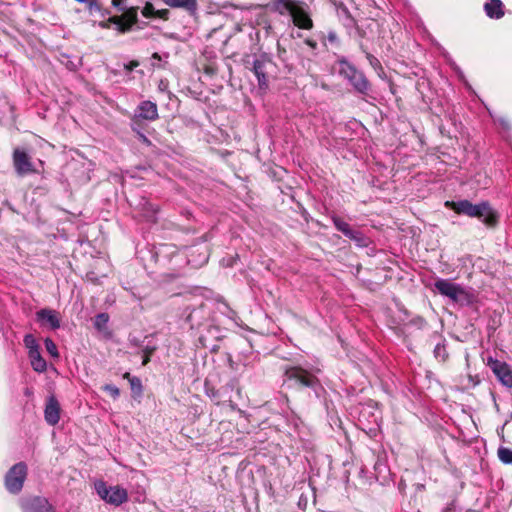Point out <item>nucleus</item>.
Masks as SVG:
<instances>
[{"instance_id":"6e6552de","label":"nucleus","mask_w":512,"mask_h":512,"mask_svg":"<svg viewBox=\"0 0 512 512\" xmlns=\"http://www.w3.org/2000/svg\"><path fill=\"white\" fill-rule=\"evenodd\" d=\"M331 220L335 228L343 233L347 238L352 240L358 247H368L370 239L360 230L353 228L349 223L339 216L333 215Z\"/></svg>"},{"instance_id":"37998d69","label":"nucleus","mask_w":512,"mask_h":512,"mask_svg":"<svg viewBox=\"0 0 512 512\" xmlns=\"http://www.w3.org/2000/svg\"><path fill=\"white\" fill-rule=\"evenodd\" d=\"M302 501H303V497L301 496V497H300V499H299V502H298V505H299V506L303 505V502H302ZM306 503H307V500H306V499H304V505H306Z\"/></svg>"},{"instance_id":"bb28decb","label":"nucleus","mask_w":512,"mask_h":512,"mask_svg":"<svg viewBox=\"0 0 512 512\" xmlns=\"http://www.w3.org/2000/svg\"><path fill=\"white\" fill-rule=\"evenodd\" d=\"M87 9L92 14L94 12H100L102 15L108 14L107 10H103L99 0H89L86 2Z\"/></svg>"},{"instance_id":"c85d7f7f","label":"nucleus","mask_w":512,"mask_h":512,"mask_svg":"<svg viewBox=\"0 0 512 512\" xmlns=\"http://www.w3.org/2000/svg\"><path fill=\"white\" fill-rule=\"evenodd\" d=\"M45 348L47 352L54 358H57L59 356L58 349L56 344L51 338H46L44 340Z\"/></svg>"},{"instance_id":"49530a36","label":"nucleus","mask_w":512,"mask_h":512,"mask_svg":"<svg viewBox=\"0 0 512 512\" xmlns=\"http://www.w3.org/2000/svg\"><path fill=\"white\" fill-rule=\"evenodd\" d=\"M132 343H134L135 346H139V343L134 340L132 341Z\"/></svg>"},{"instance_id":"4468645a","label":"nucleus","mask_w":512,"mask_h":512,"mask_svg":"<svg viewBox=\"0 0 512 512\" xmlns=\"http://www.w3.org/2000/svg\"><path fill=\"white\" fill-rule=\"evenodd\" d=\"M60 404L54 395H51L47 398L45 409H44V418L45 421L51 425H56L60 420Z\"/></svg>"},{"instance_id":"c9c22d12","label":"nucleus","mask_w":512,"mask_h":512,"mask_svg":"<svg viewBox=\"0 0 512 512\" xmlns=\"http://www.w3.org/2000/svg\"><path fill=\"white\" fill-rule=\"evenodd\" d=\"M327 39H328V41H329V42H331V43H336V42H338V36H337L336 32H335V31H333V30H331V31H329V32H328V34H327Z\"/></svg>"},{"instance_id":"1a4fd4ad","label":"nucleus","mask_w":512,"mask_h":512,"mask_svg":"<svg viewBox=\"0 0 512 512\" xmlns=\"http://www.w3.org/2000/svg\"><path fill=\"white\" fill-rule=\"evenodd\" d=\"M272 65L273 61L266 53H262L253 62V72L257 77L258 86L261 90H266L268 88L269 80L267 74L269 72V67Z\"/></svg>"},{"instance_id":"ea45409f","label":"nucleus","mask_w":512,"mask_h":512,"mask_svg":"<svg viewBox=\"0 0 512 512\" xmlns=\"http://www.w3.org/2000/svg\"><path fill=\"white\" fill-rule=\"evenodd\" d=\"M141 139H142L143 143H145V144L149 145L151 143L150 140L143 134H141Z\"/></svg>"},{"instance_id":"c03bdc74","label":"nucleus","mask_w":512,"mask_h":512,"mask_svg":"<svg viewBox=\"0 0 512 512\" xmlns=\"http://www.w3.org/2000/svg\"><path fill=\"white\" fill-rule=\"evenodd\" d=\"M152 57H153L154 59H160V55H159L158 53H154V54L152 55Z\"/></svg>"},{"instance_id":"f8f14e48","label":"nucleus","mask_w":512,"mask_h":512,"mask_svg":"<svg viewBox=\"0 0 512 512\" xmlns=\"http://www.w3.org/2000/svg\"><path fill=\"white\" fill-rule=\"evenodd\" d=\"M158 108L156 103L145 100L142 101L135 110L133 121L136 122L138 119L147 121H154L158 119Z\"/></svg>"},{"instance_id":"a19ab883","label":"nucleus","mask_w":512,"mask_h":512,"mask_svg":"<svg viewBox=\"0 0 512 512\" xmlns=\"http://www.w3.org/2000/svg\"><path fill=\"white\" fill-rule=\"evenodd\" d=\"M134 376H131V374L129 372H126L123 374V378L124 379H127L129 382H130V379L133 378Z\"/></svg>"},{"instance_id":"6ab92c4d","label":"nucleus","mask_w":512,"mask_h":512,"mask_svg":"<svg viewBox=\"0 0 512 512\" xmlns=\"http://www.w3.org/2000/svg\"><path fill=\"white\" fill-rule=\"evenodd\" d=\"M141 205H142L143 216L147 219V221L155 222L156 214L159 211V206L156 204H153L147 200H144V202Z\"/></svg>"},{"instance_id":"a18cd8bd","label":"nucleus","mask_w":512,"mask_h":512,"mask_svg":"<svg viewBox=\"0 0 512 512\" xmlns=\"http://www.w3.org/2000/svg\"><path fill=\"white\" fill-rule=\"evenodd\" d=\"M501 124L504 126V127H507V122L505 120H501Z\"/></svg>"},{"instance_id":"f3484780","label":"nucleus","mask_w":512,"mask_h":512,"mask_svg":"<svg viewBox=\"0 0 512 512\" xmlns=\"http://www.w3.org/2000/svg\"><path fill=\"white\" fill-rule=\"evenodd\" d=\"M486 15L491 19H500L504 16L503 3L501 0H489L484 5Z\"/></svg>"},{"instance_id":"aec40b11","label":"nucleus","mask_w":512,"mask_h":512,"mask_svg":"<svg viewBox=\"0 0 512 512\" xmlns=\"http://www.w3.org/2000/svg\"><path fill=\"white\" fill-rule=\"evenodd\" d=\"M25 347L28 349V355L35 354L40 351L39 344L32 334H27L23 339Z\"/></svg>"},{"instance_id":"cd10ccee","label":"nucleus","mask_w":512,"mask_h":512,"mask_svg":"<svg viewBox=\"0 0 512 512\" xmlns=\"http://www.w3.org/2000/svg\"><path fill=\"white\" fill-rule=\"evenodd\" d=\"M108 321H109V316L107 313H99L95 317L94 326L98 330H102L103 328L106 327Z\"/></svg>"},{"instance_id":"b1692460","label":"nucleus","mask_w":512,"mask_h":512,"mask_svg":"<svg viewBox=\"0 0 512 512\" xmlns=\"http://www.w3.org/2000/svg\"><path fill=\"white\" fill-rule=\"evenodd\" d=\"M434 356L436 359L445 362L448 359V352L446 349L445 342L438 343L434 348Z\"/></svg>"},{"instance_id":"2eb2a0df","label":"nucleus","mask_w":512,"mask_h":512,"mask_svg":"<svg viewBox=\"0 0 512 512\" xmlns=\"http://www.w3.org/2000/svg\"><path fill=\"white\" fill-rule=\"evenodd\" d=\"M37 321L49 324L50 328L56 330L60 328L61 322L59 313L53 309L43 308L36 312Z\"/></svg>"},{"instance_id":"412c9836","label":"nucleus","mask_w":512,"mask_h":512,"mask_svg":"<svg viewBox=\"0 0 512 512\" xmlns=\"http://www.w3.org/2000/svg\"><path fill=\"white\" fill-rule=\"evenodd\" d=\"M121 18L131 26H134L138 22V7H130L129 9H126Z\"/></svg>"},{"instance_id":"4be33fe9","label":"nucleus","mask_w":512,"mask_h":512,"mask_svg":"<svg viewBox=\"0 0 512 512\" xmlns=\"http://www.w3.org/2000/svg\"><path fill=\"white\" fill-rule=\"evenodd\" d=\"M499 460L503 464H512V449L500 446L497 451Z\"/></svg>"},{"instance_id":"f257e3e1","label":"nucleus","mask_w":512,"mask_h":512,"mask_svg":"<svg viewBox=\"0 0 512 512\" xmlns=\"http://www.w3.org/2000/svg\"><path fill=\"white\" fill-rule=\"evenodd\" d=\"M308 8V5L301 0H272L270 3L272 12L281 16L289 15L293 24L304 30H311L314 26Z\"/></svg>"},{"instance_id":"79ce46f5","label":"nucleus","mask_w":512,"mask_h":512,"mask_svg":"<svg viewBox=\"0 0 512 512\" xmlns=\"http://www.w3.org/2000/svg\"><path fill=\"white\" fill-rule=\"evenodd\" d=\"M207 395L210 396V397H215L216 393L214 392V390H211V391L207 390Z\"/></svg>"},{"instance_id":"393cba45","label":"nucleus","mask_w":512,"mask_h":512,"mask_svg":"<svg viewBox=\"0 0 512 512\" xmlns=\"http://www.w3.org/2000/svg\"><path fill=\"white\" fill-rule=\"evenodd\" d=\"M130 388L132 391L133 397H140L143 393V386L142 382L138 377H133L130 379Z\"/></svg>"},{"instance_id":"0eeeda50","label":"nucleus","mask_w":512,"mask_h":512,"mask_svg":"<svg viewBox=\"0 0 512 512\" xmlns=\"http://www.w3.org/2000/svg\"><path fill=\"white\" fill-rule=\"evenodd\" d=\"M27 465L18 462L13 465L5 475V487L12 494H18L24 485L27 477Z\"/></svg>"},{"instance_id":"f704fd0d","label":"nucleus","mask_w":512,"mask_h":512,"mask_svg":"<svg viewBox=\"0 0 512 512\" xmlns=\"http://www.w3.org/2000/svg\"><path fill=\"white\" fill-rule=\"evenodd\" d=\"M442 512H461L457 509L456 502L451 501L443 510ZM468 512V511H466Z\"/></svg>"},{"instance_id":"72a5a7b5","label":"nucleus","mask_w":512,"mask_h":512,"mask_svg":"<svg viewBox=\"0 0 512 512\" xmlns=\"http://www.w3.org/2000/svg\"><path fill=\"white\" fill-rule=\"evenodd\" d=\"M169 15H170V12L168 9H161V10H156L155 17L163 19V20H168Z\"/></svg>"},{"instance_id":"e433bc0d","label":"nucleus","mask_w":512,"mask_h":512,"mask_svg":"<svg viewBox=\"0 0 512 512\" xmlns=\"http://www.w3.org/2000/svg\"><path fill=\"white\" fill-rule=\"evenodd\" d=\"M111 4L118 8L120 11H125L126 9L122 6L123 0H112Z\"/></svg>"},{"instance_id":"423d86ee","label":"nucleus","mask_w":512,"mask_h":512,"mask_svg":"<svg viewBox=\"0 0 512 512\" xmlns=\"http://www.w3.org/2000/svg\"><path fill=\"white\" fill-rule=\"evenodd\" d=\"M95 490L102 500L114 506H120L128 500L127 490L118 485L107 486L104 481H98Z\"/></svg>"},{"instance_id":"39448f33","label":"nucleus","mask_w":512,"mask_h":512,"mask_svg":"<svg viewBox=\"0 0 512 512\" xmlns=\"http://www.w3.org/2000/svg\"><path fill=\"white\" fill-rule=\"evenodd\" d=\"M339 65V73L349 81L354 89L361 94H367L370 90V83L366 76L346 59L339 60Z\"/></svg>"},{"instance_id":"7c9ffc66","label":"nucleus","mask_w":512,"mask_h":512,"mask_svg":"<svg viewBox=\"0 0 512 512\" xmlns=\"http://www.w3.org/2000/svg\"><path fill=\"white\" fill-rule=\"evenodd\" d=\"M141 13L146 18H152L156 15V9L151 2H146Z\"/></svg>"},{"instance_id":"473e14b6","label":"nucleus","mask_w":512,"mask_h":512,"mask_svg":"<svg viewBox=\"0 0 512 512\" xmlns=\"http://www.w3.org/2000/svg\"><path fill=\"white\" fill-rule=\"evenodd\" d=\"M103 390L108 392L114 399L118 398L120 395L119 388L112 384L104 385Z\"/></svg>"},{"instance_id":"5701e85b","label":"nucleus","mask_w":512,"mask_h":512,"mask_svg":"<svg viewBox=\"0 0 512 512\" xmlns=\"http://www.w3.org/2000/svg\"><path fill=\"white\" fill-rule=\"evenodd\" d=\"M109 22L116 24L118 31L121 33H126L132 29L133 26H131L129 23L123 20V18L118 16L110 17Z\"/></svg>"},{"instance_id":"20e7f679","label":"nucleus","mask_w":512,"mask_h":512,"mask_svg":"<svg viewBox=\"0 0 512 512\" xmlns=\"http://www.w3.org/2000/svg\"><path fill=\"white\" fill-rule=\"evenodd\" d=\"M320 372L319 369L308 371L300 366L289 367L285 370L286 379L293 383L297 388H311L315 392L321 388V384L315 373Z\"/></svg>"},{"instance_id":"9d476101","label":"nucleus","mask_w":512,"mask_h":512,"mask_svg":"<svg viewBox=\"0 0 512 512\" xmlns=\"http://www.w3.org/2000/svg\"><path fill=\"white\" fill-rule=\"evenodd\" d=\"M22 512H55L53 505L43 496H30L21 500Z\"/></svg>"},{"instance_id":"ddd939ff","label":"nucleus","mask_w":512,"mask_h":512,"mask_svg":"<svg viewBox=\"0 0 512 512\" xmlns=\"http://www.w3.org/2000/svg\"><path fill=\"white\" fill-rule=\"evenodd\" d=\"M489 365L499 381L503 385L512 388V371L509 365L499 360H491Z\"/></svg>"},{"instance_id":"c756f323","label":"nucleus","mask_w":512,"mask_h":512,"mask_svg":"<svg viewBox=\"0 0 512 512\" xmlns=\"http://www.w3.org/2000/svg\"><path fill=\"white\" fill-rule=\"evenodd\" d=\"M353 22L358 36L360 38L368 37V31H372L371 25L374 23V21L371 20V22L366 27L358 25L355 20H353Z\"/></svg>"},{"instance_id":"9b49d317","label":"nucleus","mask_w":512,"mask_h":512,"mask_svg":"<svg viewBox=\"0 0 512 512\" xmlns=\"http://www.w3.org/2000/svg\"><path fill=\"white\" fill-rule=\"evenodd\" d=\"M13 164L16 173L20 176L34 172L29 155L19 148H16L13 152Z\"/></svg>"},{"instance_id":"4c0bfd02","label":"nucleus","mask_w":512,"mask_h":512,"mask_svg":"<svg viewBox=\"0 0 512 512\" xmlns=\"http://www.w3.org/2000/svg\"><path fill=\"white\" fill-rule=\"evenodd\" d=\"M139 65L137 61H131L129 64H126L124 66L125 70L127 72H131L134 68H136Z\"/></svg>"},{"instance_id":"a211bd4d","label":"nucleus","mask_w":512,"mask_h":512,"mask_svg":"<svg viewBox=\"0 0 512 512\" xmlns=\"http://www.w3.org/2000/svg\"><path fill=\"white\" fill-rule=\"evenodd\" d=\"M31 366L34 371L38 373H43L47 369V363L45 359L41 356L40 351L36 352L35 354L28 355Z\"/></svg>"},{"instance_id":"a878e982","label":"nucleus","mask_w":512,"mask_h":512,"mask_svg":"<svg viewBox=\"0 0 512 512\" xmlns=\"http://www.w3.org/2000/svg\"><path fill=\"white\" fill-rule=\"evenodd\" d=\"M359 46H360L361 51H362L363 53H365L366 58H367V60H368L369 64H370L374 69H378V68L380 69V68H381V63H380V61H379V60H378L374 55H372L371 53H369V52L367 51L366 47H365L362 43H360V45H359Z\"/></svg>"},{"instance_id":"58836bf2","label":"nucleus","mask_w":512,"mask_h":512,"mask_svg":"<svg viewBox=\"0 0 512 512\" xmlns=\"http://www.w3.org/2000/svg\"><path fill=\"white\" fill-rule=\"evenodd\" d=\"M305 44L308 45L310 48L312 49H316L317 48V42L313 39H310V38H307L305 39Z\"/></svg>"},{"instance_id":"dca6fc26","label":"nucleus","mask_w":512,"mask_h":512,"mask_svg":"<svg viewBox=\"0 0 512 512\" xmlns=\"http://www.w3.org/2000/svg\"><path fill=\"white\" fill-rule=\"evenodd\" d=\"M170 8L184 9L191 16H195L198 10L197 0H161Z\"/></svg>"},{"instance_id":"7ed1b4c3","label":"nucleus","mask_w":512,"mask_h":512,"mask_svg":"<svg viewBox=\"0 0 512 512\" xmlns=\"http://www.w3.org/2000/svg\"><path fill=\"white\" fill-rule=\"evenodd\" d=\"M434 287L441 295L449 298L454 303H458L460 305H469L473 301L472 293H470L460 284L454 283L449 279L436 280Z\"/></svg>"},{"instance_id":"2f4dec72","label":"nucleus","mask_w":512,"mask_h":512,"mask_svg":"<svg viewBox=\"0 0 512 512\" xmlns=\"http://www.w3.org/2000/svg\"><path fill=\"white\" fill-rule=\"evenodd\" d=\"M155 350H156V346H149V345H147V346H145L143 348V350H142L143 354H144L143 355V360H142V365L143 366H145V365H147L149 363L150 357L155 352Z\"/></svg>"},{"instance_id":"f03ea898","label":"nucleus","mask_w":512,"mask_h":512,"mask_svg":"<svg viewBox=\"0 0 512 512\" xmlns=\"http://www.w3.org/2000/svg\"><path fill=\"white\" fill-rule=\"evenodd\" d=\"M445 206L457 214L481 219L489 227H494L498 221V215L486 201L479 204H473L469 200L446 201Z\"/></svg>"}]
</instances>
